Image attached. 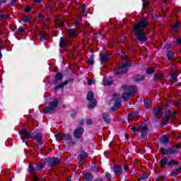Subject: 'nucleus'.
Wrapping results in <instances>:
<instances>
[{
	"label": "nucleus",
	"instance_id": "f257e3e1",
	"mask_svg": "<svg viewBox=\"0 0 181 181\" xmlns=\"http://www.w3.org/2000/svg\"><path fill=\"white\" fill-rule=\"evenodd\" d=\"M148 25L149 20L146 17L141 18L139 23L133 25V32L141 43H146L148 42V37L145 36V31L144 30L146 29V26Z\"/></svg>",
	"mask_w": 181,
	"mask_h": 181
},
{
	"label": "nucleus",
	"instance_id": "f03ea898",
	"mask_svg": "<svg viewBox=\"0 0 181 181\" xmlns=\"http://www.w3.org/2000/svg\"><path fill=\"white\" fill-rule=\"evenodd\" d=\"M122 60L123 62H126V63L121 62L117 69H115L113 70V74L117 76L118 77H121V76H124V74H127L129 69L128 67H131L132 66V63L128 62V56L125 54V52H122Z\"/></svg>",
	"mask_w": 181,
	"mask_h": 181
},
{
	"label": "nucleus",
	"instance_id": "7ed1b4c3",
	"mask_svg": "<svg viewBox=\"0 0 181 181\" xmlns=\"http://www.w3.org/2000/svg\"><path fill=\"white\" fill-rule=\"evenodd\" d=\"M179 149H180V146L179 144H175V148H160V151L163 155H179V153H180V151Z\"/></svg>",
	"mask_w": 181,
	"mask_h": 181
},
{
	"label": "nucleus",
	"instance_id": "20e7f679",
	"mask_svg": "<svg viewBox=\"0 0 181 181\" xmlns=\"http://www.w3.org/2000/svg\"><path fill=\"white\" fill-rule=\"evenodd\" d=\"M57 107H59V100L55 98L52 102L48 103V106L44 108L43 114L45 115L47 114H53V111H54Z\"/></svg>",
	"mask_w": 181,
	"mask_h": 181
},
{
	"label": "nucleus",
	"instance_id": "39448f33",
	"mask_svg": "<svg viewBox=\"0 0 181 181\" xmlns=\"http://www.w3.org/2000/svg\"><path fill=\"white\" fill-rule=\"evenodd\" d=\"M44 163L50 168H54L62 163V159L57 157H48L44 159Z\"/></svg>",
	"mask_w": 181,
	"mask_h": 181
},
{
	"label": "nucleus",
	"instance_id": "423d86ee",
	"mask_svg": "<svg viewBox=\"0 0 181 181\" xmlns=\"http://www.w3.org/2000/svg\"><path fill=\"white\" fill-rule=\"evenodd\" d=\"M86 100L89 101L88 104V110H93L97 105V100L94 98V92L89 90L86 95Z\"/></svg>",
	"mask_w": 181,
	"mask_h": 181
},
{
	"label": "nucleus",
	"instance_id": "0eeeda50",
	"mask_svg": "<svg viewBox=\"0 0 181 181\" xmlns=\"http://www.w3.org/2000/svg\"><path fill=\"white\" fill-rule=\"evenodd\" d=\"M121 88L125 91H129V93H130L132 95L138 93V88L135 86L123 85L121 86Z\"/></svg>",
	"mask_w": 181,
	"mask_h": 181
},
{
	"label": "nucleus",
	"instance_id": "6e6552de",
	"mask_svg": "<svg viewBox=\"0 0 181 181\" xmlns=\"http://www.w3.org/2000/svg\"><path fill=\"white\" fill-rule=\"evenodd\" d=\"M111 59V54L105 52V53H100L99 54V60L100 64H104V63H107V62H110V59Z\"/></svg>",
	"mask_w": 181,
	"mask_h": 181
},
{
	"label": "nucleus",
	"instance_id": "1a4fd4ad",
	"mask_svg": "<svg viewBox=\"0 0 181 181\" xmlns=\"http://www.w3.org/2000/svg\"><path fill=\"white\" fill-rule=\"evenodd\" d=\"M83 134H84V128L81 127H78L74 131V136L76 139H80L83 136Z\"/></svg>",
	"mask_w": 181,
	"mask_h": 181
},
{
	"label": "nucleus",
	"instance_id": "9d476101",
	"mask_svg": "<svg viewBox=\"0 0 181 181\" xmlns=\"http://www.w3.org/2000/svg\"><path fill=\"white\" fill-rule=\"evenodd\" d=\"M151 114L156 115V118H162L163 117V109H162V107L158 106L153 110Z\"/></svg>",
	"mask_w": 181,
	"mask_h": 181
},
{
	"label": "nucleus",
	"instance_id": "9b49d317",
	"mask_svg": "<svg viewBox=\"0 0 181 181\" xmlns=\"http://www.w3.org/2000/svg\"><path fill=\"white\" fill-rule=\"evenodd\" d=\"M88 158V153L85 151H81V153L77 157L78 163H80V165H84V163H83V160H84V159H87Z\"/></svg>",
	"mask_w": 181,
	"mask_h": 181
},
{
	"label": "nucleus",
	"instance_id": "f8f14e48",
	"mask_svg": "<svg viewBox=\"0 0 181 181\" xmlns=\"http://www.w3.org/2000/svg\"><path fill=\"white\" fill-rule=\"evenodd\" d=\"M64 77V75L63 74V73H62V72L57 73L55 74L54 79L52 81V84H54V86L59 84V81H62V80H63Z\"/></svg>",
	"mask_w": 181,
	"mask_h": 181
},
{
	"label": "nucleus",
	"instance_id": "ddd939ff",
	"mask_svg": "<svg viewBox=\"0 0 181 181\" xmlns=\"http://www.w3.org/2000/svg\"><path fill=\"white\" fill-rule=\"evenodd\" d=\"M113 172L116 176H121L124 173V170H122V165H116L113 167Z\"/></svg>",
	"mask_w": 181,
	"mask_h": 181
},
{
	"label": "nucleus",
	"instance_id": "4468645a",
	"mask_svg": "<svg viewBox=\"0 0 181 181\" xmlns=\"http://www.w3.org/2000/svg\"><path fill=\"white\" fill-rule=\"evenodd\" d=\"M83 179L85 181H93L94 180V175L90 172H86L84 173Z\"/></svg>",
	"mask_w": 181,
	"mask_h": 181
},
{
	"label": "nucleus",
	"instance_id": "2eb2a0df",
	"mask_svg": "<svg viewBox=\"0 0 181 181\" xmlns=\"http://www.w3.org/2000/svg\"><path fill=\"white\" fill-rule=\"evenodd\" d=\"M54 23L57 28H62L63 26H66V21H60L59 18H55Z\"/></svg>",
	"mask_w": 181,
	"mask_h": 181
},
{
	"label": "nucleus",
	"instance_id": "dca6fc26",
	"mask_svg": "<svg viewBox=\"0 0 181 181\" xmlns=\"http://www.w3.org/2000/svg\"><path fill=\"white\" fill-rule=\"evenodd\" d=\"M102 118L105 124H111V119H110L109 112H104L102 115Z\"/></svg>",
	"mask_w": 181,
	"mask_h": 181
},
{
	"label": "nucleus",
	"instance_id": "f3484780",
	"mask_svg": "<svg viewBox=\"0 0 181 181\" xmlns=\"http://www.w3.org/2000/svg\"><path fill=\"white\" fill-rule=\"evenodd\" d=\"M181 172V167L173 169L170 173L171 177H176Z\"/></svg>",
	"mask_w": 181,
	"mask_h": 181
},
{
	"label": "nucleus",
	"instance_id": "a211bd4d",
	"mask_svg": "<svg viewBox=\"0 0 181 181\" xmlns=\"http://www.w3.org/2000/svg\"><path fill=\"white\" fill-rule=\"evenodd\" d=\"M35 138L37 141L38 145H43V141H42V138H43V135L41 133H37L35 135Z\"/></svg>",
	"mask_w": 181,
	"mask_h": 181
},
{
	"label": "nucleus",
	"instance_id": "6ab92c4d",
	"mask_svg": "<svg viewBox=\"0 0 181 181\" xmlns=\"http://www.w3.org/2000/svg\"><path fill=\"white\" fill-rule=\"evenodd\" d=\"M169 163L168 159L166 157H163L160 160V168H165Z\"/></svg>",
	"mask_w": 181,
	"mask_h": 181
},
{
	"label": "nucleus",
	"instance_id": "aec40b11",
	"mask_svg": "<svg viewBox=\"0 0 181 181\" xmlns=\"http://www.w3.org/2000/svg\"><path fill=\"white\" fill-rule=\"evenodd\" d=\"M163 77H165L163 74H156L153 77V81H159V80H162Z\"/></svg>",
	"mask_w": 181,
	"mask_h": 181
},
{
	"label": "nucleus",
	"instance_id": "412c9836",
	"mask_svg": "<svg viewBox=\"0 0 181 181\" xmlns=\"http://www.w3.org/2000/svg\"><path fill=\"white\" fill-rule=\"evenodd\" d=\"M54 138L57 142L59 141H64V133H59L57 134H54Z\"/></svg>",
	"mask_w": 181,
	"mask_h": 181
},
{
	"label": "nucleus",
	"instance_id": "4be33fe9",
	"mask_svg": "<svg viewBox=\"0 0 181 181\" xmlns=\"http://www.w3.org/2000/svg\"><path fill=\"white\" fill-rule=\"evenodd\" d=\"M144 107H146V108H148V109L152 108V100H150L148 98L145 99L144 100Z\"/></svg>",
	"mask_w": 181,
	"mask_h": 181
},
{
	"label": "nucleus",
	"instance_id": "5701e85b",
	"mask_svg": "<svg viewBox=\"0 0 181 181\" xmlns=\"http://www.w3.org/2000/svg\"><path fill=\"white\" fill-rule=\"evenodd\" d=\"M167 59L169 62H170L172 59H175V52L172 50H169L167 52Z\"/></svg>",
	"mask_w": 181,
	"mask_h": 181
},
{
	"label": "nucleus",
	"instance_id": "b1692460",
	"mask_svg": "<svg viewBox=\"0 0 181 181\" xmlns=\"http://www.w3.org/2000/svg\"><path fill=\"white\" fill-rule=\"evenodd\" d=\"M64 86H67V82H62L61 83L55 85V86L54 87V90L57 91V90H60V88H63Z\"/></svg>",
	"mask_w": 181,
	"mask_h": 181
},
{
	"label": "nucleus",
	"instance_id": "393cba45",
	"mask_svg": "<svg viewBox=\"0 0 181 181\" xmlns=\"http://www.w3.org/2000/svg\"><path fill=\"white\" fill-rule=\"evenodd\" d=\"M121 105H122L121 102H115V105L112 107V111H117V110L121 108Z\"/></svg>",
	"mask_w": 181,
	"mask_h": 181
},
{
	"label": "nucleus",
	"instance_id": "a878e982",
	"mask_svg": "<svg viewBox=\"0 0 181 181\" xmlns=\"http://www.w3.org/2000/svg\"><path fill=\"white\" fill-rule=\"evenodd\" d=\"M138 115H139V112H138V110H135L134 112L129 113V118H130V119H134L136 118V117H138Z\"/></svg>",
	"mask_w": 181,
	"mask_h": 181
},
{
	"label": "nucleus",
	"instance_id": "bb28decb",
	"mask_svg": "<svg viewBox=\"0 0 181 181\" xmlns=\"http://www.w3.org/2000/svg\"><path fill=\"white\" fill-rule=\"evenodd\" d=\"M36 168L33 167V165L30 164L28 165V172L30 173V175H32L33 173H36Z\"/></svg>",
	"mask_w": 181,
	"mask_h": 181
},
{
	"label": "nucleus",
	"instance_id": "cd10ccee",
	"mask_svg": "<svg viewBox=\"0 0 181 181\" xmlns=\"http://www.w3.org/2000/svg\"><path fill=\"white\" fill-rule=\"evenodd\" d=\"M59 47H62V49H64V47H67V42L63 39V37L60 38L59 40Z\"/></svg>",
	"mask_w": 181,
	"mask_h": 181
},
{
	"label": "nucleus",
	"instance_id": "c85d7f7f",
	"mask_svg": "<svg viewBox=\"0 0 181 181\" xmlns=\"http://www.w3.org/2000/svg\"><path fill=\"white\" fill-rule=\"evenodd\" d=\"M132 95L131 93H129V92H126L122 93V98H124L125 101H128V100L131 98Z\"/></svg>",
	"mask_w": 181,
	"mask_h": 181
},
{
	"label": "nucleus",
	"instance_id": "c756f323",
	"mask_svg": "<svg viewBox=\"0 0 181 181\" xmlns=\"http://www.w3.org/2000/svg\"><path fill=\"white\" fill-rule=\"evenodd\" d=\"M39 39L40 42H43L44 40H46L47 39V34L45 33H40Z\"/></svg>",
	"mask_w": 181,
	"mask_h": 181
},
{
	"label": "nucleus",
	"instance_id": "7c9ffc66",
	"mask_svg": "<svg viewBox=\"0 0 181 181\" xmlns=\"http://www.w3.org/2000/svg\"><path fill=\"white\" fill-rule=\"evenodd\" d=\"M177 165H179V161L173 159L170 160L168 163V166H177Z\"/></svg>",
	"mask_w": 181,
	"mask_h": 181
},
{
	"label": "nucleus",
	"instance_id": "2f4dec72",
	"mask_svg": "<svg viewBox=\"0 0 181 181\" xmlns=\"http://www.w3.org/2000/svg\"><path fill=\"white\" fill-rule=\"evenodd\" d=\"M113 100L115 102H121V100H122V97H121V95L115 93L113 95Z\"/></svg>",
	"mask_w": 181,
	"mask_h": 181
},
{
	"label": "nucleus",
	"instance_id": "473e14b6",
	"mask_svg": "<svg viewBox=\"0 0 181 181\" xmlns=\"http://www.w3.org/2000/svg\"><path fill=\"white\" fill-rule=\"evenodd\" d=\"M160 144H169V137H166V136L160 137Z\"/></svg>",
	"mask_w": 181,
	"mask_h": 181
},
{
	"label": "nucleus",
	"instance_id": "72a5a7b5",
	"mask_svg": "<svg viewBox=\"0 0 181 181\" xmlns=\"http://www.w3.org/2000/svg\"><path fill=\"white\" fill-rule=\"evenodd\" d=\"M43 164L42 163H37L35 170H38L39 172H42L43 170Z\"/></svg>",
	"mask_w": 181,
	"mask_h": 181
},
{
	"label": "nucleus",
	"instance_id": "f704fd0d",
	"mask_svg": "<svg viewBox=\"0 0 181 181\" xmlns=\"http://www.w3.org/2000/svg\"><path fill=\"white\" fill-rule=\"evenodd\" d=\"M145 75H139L138 77L134 78L135 83H139V81H144L145 78Z\"/></svg>",
	"mask_w": 181,
	"mask_h": 181
},
{
	"label": "nucleus",
	"instance_id": "c9c22d12",
	"mask_svg": "<svg viewBox=\"0 0 181 181\" xmlns=\"http://www.w3.org/2000/svg\"><path fill=\"white\" fill-rule=\"evenodd\" d=\"M68 33L71 39H74V37H76V34L74 33V30H73V28H70L68 30Z\"/></svg>",
	"mask_w": 181,
	"mask_h": 181
},
{
	"label": "nucleus",
	"instance_id": "e433bc0d",
	"mask_svg": "<svg viewBox=\"0 0 181 181\" xmlns=\"http://www.w3.org/2000/svg\"><path fill=\"white\" fill-rule=\"evenodd\" d=\"M95 57L94 56V54H92V55L90 57L89 60L88 61V64H90V66H94V63H95V62H94V58H95Z\"/></svg>",
	"mask_w": 181,
	"mask_h": 181
},
{
	"label": "nucleus",
	"instance_id": "4c0bfd02",
	"mask_svg": "<svg viewBox=\"0 0 181 181\" xmlns=\"http://www.w3.org/2000/svg\"><path fill=\"white\" fill-rule=\"evenodd\" d=\"M25 139H32V138H33V133L27 132V133L25 134Z\"/></svg>",
	"mask_w": 181,
	"mask_h": 181
},
{
	"label": "nucleus",
	"instance_id": "58836bf2",
	"mask_svg": "<svg viewBox=\"0 0 181 181\" xmlns=\"http://www.w3.org/2000/svg\"><path fill=\"white\" fill-rule=\"evenodd\" d=\"M40 20H45V16L42 14H38L37 17L35 18V21H37L38 23H40Z\"/></svg>",
	"mask_w": 181,
	"mask_h": 181
},
{
	"label": "nucleus",
	"instance_id": "ea45409f",
	"mask_svg": "<svg viewBox=\"0 0 181 181\" xmlns=\"http://www.w3.org/2000/svg\"><path fill=\"white\" fill-rule=\"evenodd\" d=\"M66 144L68 146H74V145H76V141L73 140L71 138V139H69V141H66Z\"/></svg>",
	"mask_w": 181,
	"mask_h": 181
},
{
	"label": "nucleus",
	"instance_id": "a19ab883",
	"mask_svg": "<svg viewBox=\"0 0 181 181\" xmlns=\"http://www.w3.org/2000/svg\"><path fill=\"white\" fill-rule=\"evenodd\" d=\"M180 29V24L179 23L175 24L172 28V30H173V32H177V30H179Z\"/></svg>",
	"mask_w": 181,
	"mask_h": 181
},
{
	"label": "nucleus",
	"instance_id": "79ce46f5",
	"mask_svg": "<svg viewBox=\"0 0 181 181\" xmlns=\"http://www.w3.org/2000/svg\"><path fill=\"white\" fill-rule=\"evenodd\" d=\"M153 73H155V68L153 67L147 68L146 69L147 74H153Z\"/></svg>",
	"mask_w": 181,
	"mask_h": 181
},
{
	"label": "nucleus",
	"instance_id": "37998d69",
	"mask_svg": "<svg viewBox=\"0 0 181 181\" xmlns=\"http://www.w3.org/2000/svg\"><path fill=\"white\" fill-rule=\"evenodd\" d=\"M71 134H64V141H69L70 139H71Z\"/></svg>",
	"mask_w": 181,
	"mask_h": 181
},
{
	"label": "nucleus",
	"instance_id": "c03bdc74",
	"mask_svg": "<svg viewBox=\"0 0 181 181\" xmlns=\"http://www.w3.org/2000/svg\"><path fill=\"white\" fill-rule=\"evenodd\" d=\"M103 86H112V81H108V79H103Z\"/></svg>",
	"mask_w": 181,
	"mask_h": 181
},
{
	"label": "nucleus",
	"instance_id": "a18cd8bd",
	"mask_svg": "<svg viewBox=\"0 0 181 181\" xmlns=\"http://www.w3.org/2000/svg\"><path fill=\"white\" fill-rule=\"evenodd\" d=\"M165 118L167 119H169L170 118H171L173 121L176 119V117H175V115H173V114H166Z\"/></svg>",
	"mask_w": 181,
	"mask_h": 181
},
{
	"label": "nucleus",
	"instance_id": "49530a36",
	"mask_svg": "<svg viewBox=\"0 0 181 181\" xmlns=\"http://www.w3.org/2000/svg\"><path fill=\"white\" fill-rule=\"evenodd\" d=\"M141 139H146L148 138V132H142L141 134Z\"/></svg>",
	"mask_w": 181,
	"mask_h": 181
},
{
	"label": "nucleus",
	"instance_id": "de8ad7c7",
	"mask_svg": "<svg viewBox=\"0 0 181 181\" xmlns=\"http://www.w3.org/2000/svg\"><path fill=\"white\" fill-rule=\"evenodd\" d=\"M30 21V16H25L23 18V22L25 23Z\"/></svg>",
	"mask_w": 181,
	"mask_h": 181
},
{
	"label": "nucleus",
	"instance_id": "09e8293b",
	"mask_svg": "<svg viewBox=\"0 0 181 181\" xmlns=\"http://www.w3.org/2000/svg\"><path fill=\"white\" fill-rule=\"evenodd\" d=\"M27 132H28V129H22L21 130H18V134L20 135H26Z\"/></svg>",
	"mask_w": 181,
	"mask_h": 181
},
{
	"label": "nucleus",
	"instance_id": "8fccbe9b",
	"mask_svg": "<svg viewBox=\"0 0 181 181\" xmlns=\"http://www.w3.org/2000/svg\"><path fill=\"white\" fill-rule=\"evenodd\" d=\"M123 169L126 173H128L129 170V165L127 163L123 164Z\"/></svg>",
	"mask_w": 181,
	"mask_h": 181
},
{
	"label": "nucleus",
	"instance_id": "3c124183",
	"mask_svg": "<svg viewBox=\"0 0 181 181\" xmlns=\"http://www.w3.org/2000/svg\"><path fill=\"white\" fill-rule=\"evenodd\" d=\"M17 33L20 34L25 33V28L22 26L18 27L17 29Z\"/></svg>",
	"mask_w": 181,
	"mask_h": 181
},
{
	"label": "nucleus",
	"instance_id": "603ef678",
	"mask_svg": "<svg viewBox=\"0 0 181 181\" xmlns=\"http://www.w3.org/2000/svg\"><path fill=\"white\" fill-rule=\"evenodd\" d=\"M169 122V119H163V123H161V125H163V127H165L166 125H168V123Z\"/></svg>",
	"mask_w": 181,
	"mask_h": 181
},
{
	"label": "nucleus",
	"instance_id": "864d4df0",
	"mask_svg": "<svg viewBox=\"0 0 181 181\" xmlns=\"http://www.w3.org/2000/svg\"><path fill=\"white\" fill-rule=\"evenodd\" d=\"M32 179L33 181H40V178H39V176H37V175H33Z\"/></svg>",
	"mask_w": 181,
	"mask_h": 181
},
{
	"label": "nucleus",
	"instance_id": "5fc2aeb1",
	"mask_svg": "<svg viewBox=\"0 0 181 181\" xmlns=\"http://www.w3.org/2000/svg\"><path fill=\"white\" fill-rule=\"evenodd\" d=\"M140 179L141 180H145L146 179H148V177H146V173H143V174L140 175Z\"/></svg>",
	"mask_w": 181,
	"mask_h": 181
},
{
	"label": "nucleus",
	"instance_id": "6e6d98bb",
	"mask_svg": "<svg viewBox=\"0 0 181 181\" xmlns=\"http://www.w3.org/2000/svg\"><path fill=\"white\" fill-rule=\"evenodd\" d=\"M132 132H133V134H136V132H139V130H138V127H136V126H134L132 129Z\"/></svg>",
	"mask_w": 181,
	"mask_h": 181
},
{
	"label": "nucleus",
	"instance_id": "4d7b16f0",
	"mask_svg": "<svg viewBox=\"0 0 181 181\" xmlns=\"http://www.w3.org/2000/svg\"><path fill=\"white\" fill-rule=\"evenodd\" d=\"M30 11H32V7H30V6H27L25 8V11L27 13H29V12H30Z\"/></svg>",
	"mask_w": 181,
	"mask_h": 181
},
{
	"label": "nucleus",
	"instance_id": "13d9d810",
	"mask_svg": "<svg viewBox=\"0 0 181 181\" xmlns=\"http://www.w3.org/2000/svg\"><path fill=\"white\" fill-rule=\"evenodd\" d=\"M105 179H111V174L108 172L105 173Z\"/></svg>",
	"mask_w": 181,
	"mask_h": 181
},
{
	"label": "nucleus",
	"instance_id": "bf43d9fd",
	"mask_svg": "<svg viewBox=\"0 0 181 181\" xmlns=\"http://www.w3.org/2000/svg\"><path fill=\"white\" fill-rule=\"evenodd\" d=\"M77 116V112L76 111H72V112L71 113V118H76V117Z\"/></svg>",
	"mask_w": 181,
	"mask_h": 181
},
{
	"label": "nucleus",
	"instance_id": "052dcab7",
	"mask_svg": "<svg viewBox=\"0 0 181 181\" xmlns=\"http://www.w3.org/2000/svg\"><path fill=\"white\" fill-rule=\"evenodd\" d=\"M74 81V79L73 78H69V80H66L65 81H64V83L66 82V86H67L69 83H73Z\"/></svg>",
	"mask_w": 181,
	"mask_h": 181
},
{
	"label": "nucleus",
	"instance_id": "680f3d73",
	"mask_svg": "<svg viewBox=\"0 0 181 181\" xmlns=\"http://www.w3.org/2000/svg\"><path fill=\"white\" fill-rule=\"evenodd\" d=\"M142 4H143V8H145L149 5V1H145L144 0H142Z\"/></svg>",
	"mask_w": 181,
	"mask_h": 181
},
{
	"label": "nucleus",
	"instance_id": "e2e57ef3",
	"mask_svg": "<svg viewBox=\"0 0 181 181\" xmlns=\"http://www.w3.org/2000/svg\"><path fill=\"white\" fill-rule=\"evenodd\" d=\"M91 124H93V119H86V125H91Z\"/></svg>",
	"mask_w": 181,
	"mask_h": 181
},
{
	"label": "nucleus",
	"instance_id": "0e129e2a",
	"mask_svg": "<svg viewBox=\"0 0 181 181\" xmlns=\"http://www.w3.org/2000/svg\"><path fill=\"white\" fill-rule=\"evenodd\" d=\"M141 129L143 132H148V126H143Z\"/></svg>",
	"mask_w": 181,
	"mask_h": 181
},
{
	"label": "nucleus",
	"instance_id": "69168bd1",
	"mask_svg": "<svg viewBox=\"0 0 181 181\" xmlns=\"http://www.w3.org/2000/svg\"><path fill=\"white\" fill-rule=\"evenodd\" d=\"M16 1H18V0H11L8 6H13V5H15V2H16Z\"/></svg>",
	"mask_w": 181,
	"mask_h": 181
},
{
	"label": "nucleus",
	"instance_id": "338daca9",
	"mask_svg": "<svg viewBox=\"0 0 181 181\" xmlns=\"http://www.w3.org/2000/svg\"><path fill=\"white\" fill-rule=\"evenodd\" d=\"M92 170H93V172H95V173H97V172H98V167H97V166H94V167H93L92 168Z\"/></svg>",
	"mask_w": 181,
	"mask_h": 181
},
{
	"label": "nucleus",
	"instance_id": "774afa93",
	"mask_svg": "<svg viewBox=\"0 0 181 181\" xmlns=\"http://www.w3.org/2000/svg\"><path fill=\"white\" fill-rule=\"evenodd\" d=\"M177 45H181V37L177 39Z\"/></svg>",
	"mask_w": 181,
	"mask_h": 181
}]
</instances>
